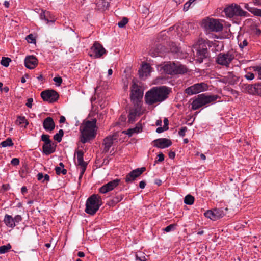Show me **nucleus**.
I'll list each match as a JSON object with an SVG mask.
<instances>
[{"label":"nucleus","mask_w":261,"mask_h":261,"mask_svg":"<svg viewBox=\"0 0 261 261\" xmlns=\"http://www.w3.org/2000/svg\"><path fill=\"white\" fill-rule=\"evenodd\" d=\"M224 11L227 17L232 18L234 16H248L249 14L244 11L239 5L235 4L231 5L225 8Z\"/></svg>","instance_id":"nucleus-7"},{"label":"nucleus","mask_w":261,"mask_h":261,"mask_svg":"<svg viewBox=\"0 0 261 261\" xmlns=\"http://www.w3.org/2000/svg\"><path fill=\"white\" fill-rule=\"evenodd\" d=\"M219 96L217 95H207L206 94H199L192 102V109L196 110L200 107L213 102L217 100Z\"/></svg>","instance_id":"nucleus-5"},{"label":"nucleus","mask_w":261,"mask_h":261,"mask_svg":"<svg viewBox=\"0 0 261 261\" xmlns=\"http://www.w3.org/2000/svg\"><path fill=\"white\" fill-rule=\"evenodd\" d=\"M150 66L148 64L145 63L142 65L141 69L139 70L140 76H147L150 72Z\"/></svg>","instance_id":"nucleus-24"},{"label":"nucleus","mask_w":261,"mask_h":261,"mask_svg":"<svg viewBox=\"0 0 261 261\" xmlns=\"http://www.w3.org/2000/svg\"><path fill=\"white\" fill-rule=\"evenodd\" d=\"M56 145L53 143H50L47 145L43 144L42 146V152L45 155H49L56 151Z\"/></svg>","instance_id":"nucleus-22"},{"label":"nucleus","mask_w":261,"mask_h":261,"mask_svg":"<svg viewBox=\"0 0 261 261\" xmlns=\"http://www.w3.org/2000/svg\"><path fill=\"white\" fill-rule=\"evenodd\" d=\"M96 119L87 120L84 122L80 127L81 141L83 143L89 142L95 138L96 135Z\"/></svg>","instance_id":"nucleus-2"},{"label":"nucleus","mask_w":261,"mask_h":261,"mask_svg":"<svg viewBox=\"0 0 261 261\" xmlns=\"http://www.w3.org/2000/svg\"><path fill=\"white\" fill-rule=\"evenodd\" d=\"M4 221L8 227L13 228L16 226L13 221V218L8 214L5 216Z\"/></svg>","instance_id":"nucleus-26"},{"label":"nucleus","mask_w":261,"mask_h":261,"mask_svg":"<svg viewBox=\"0 0 261 261\" xmlns=\"http://www.w3.org/2000/svg\"><path fill=\"white\" fill-rule=\"evenodd\" d=\"M37 179L38 180H41L43 178H44V175L42 173L40 172V173H39L37 175Z\"/></svg>","instance_id":"nucleus-57"},{"label":"nucleus","mask_w":261,"mask_h":261,"mask_svg":"<svg viewBox=\"0 0 261 261\" xmlns=\"http://www.w3.org/2000/svg\"><path fill=\"white\" fill-rule=\"evenodd\" d=\"M254 84H244L243 86L244 89L250 94L254 95L255 92V88Z\"/></svg>","instance_id":"nucleus-31"},{"label":"nucleus","mask_w":261,"mask_h":261,"mask_svg":"<svg viewBox=\"0 0 261 261\" xmlns=\"http://www.w3.org/2000/svg\"><path fill=\"white\" fill-rule=\"evenodd\" d=\"M169 157L170 159H174L175 157V152L174 151H173L172 150H171L169 152Z\"/></svg>","instance_id":"nucleus-55"},{"label":"nucleus","mask_w":261,"mask_h":261,"mask_svg":"<svg viewBox=\"0 0 261 261\" xmlns=\"http://www.w3.org/2000/svg\"><path fill=\"white\" fill-rule=\"evenodd\" d=\"M233 59L234 56L230 53H220L218 54L216 61L218 64L228 67Z\"/></svg>","instance_id":"nucleus-12"},{"label":"nucleus","mask_w":261,"mask_h":261,"mask_svg":"<svg viewBox=\"0 0 261 261\" xmlns=\"http://www.w3.org/2000/svg\"><path fill=\"white\" fill-rule=\"evenodd\" d=\"M120 182V179L118 178L110 181L107 184H105L102 187H101L99 189V192L102 194L107 193V192H110L114 189L115 188H116L117 186L119 185Z\"/></svg>","instance_id":"nucleus-15"},{"label":"nucleus","mask_w":261,"mask_h":261,"mask_svg":"<svg viewBox=\"0 0 261 261\" xmlns=\"http://www.w3.org/2000/svg\"><path fill=\"white\" fill-rule=\"evenodd\" d=\"M11 61V60L8 57H2L1 63L3 66L5 67H8L9 65V63Z\"/></svg>","instance_id":"nucleus-38"},{"label":"nucleus","mask_w":261,"mask_h":261,"mask_svg":"<svg viewBox=\"0 0 261 261\" xmlns=\"http://www.w3.org/2000/svg\"><path fill=\"white\" fill-rule=\"evenodd\" d=\"M187 127H182L180 130L178 131V135L181 137H184L185 136V133L187 131Z\"/></svg>","instance_id":"nucleus-46"},{"label":"nucleus","mask_w":261,"mask_h":261,"mask_svg":"<svg viewBox=\"0 0 261 261\" xmlns=\"http://www.w3.org/2000/svg\"><path fill=\"white\" fill-rule=\"evenodd\" d=\"M12 247L10 244L7 245H3L0 247V254H4L9 251L11 249Z\"/></svg>","instance_id":"nucleus-36"},{"label":"nucleus","mask_w":261,"mask_h":261,"mask_svg":"<svg viewBox=\"0 0 261 261\" xmlns=\"http://www.w3.org/2000/svg\"><path fill=\"white\" fill-rule=\"evenodd\" d=\"M166 74L173 75L178 74H183L187 72L188 69L185 65L169 62L164 64L161 67Z\"/></svg>","instance_id":"nucleus-4"},{"label":"nucleus","mask_w":261,"mask_h":261,"mask_svg":"<svg viewBox=\"0 0 261 261\" xmlns=\"http://www.w3.org/2000/svg\"><path fill=\"white\" fill-rule=\"evenodd\" d=\"M163 46L161 44L156 45L155 48H151L149 51V54L152 57H156L159 56L160 50L162 49Z\"/></svg>","instance_id":"nucleus-30"},{"label":"nucleus","mask_w":261,"mask_h":261,"mask_svg":"<svg viewBox=\"0 0 261 261\" xmlns=\"http://www.w3.org/2000/svg\"><path fill=\"white\" fill-rule=\"evenodd\" d=\"M164 130H165V128L164 127H158L156 129V133H162Z\"/></svg>","instance_id":"nucleus-63"},{"label":"nucleus","mask_w":261,"mask_h":261,"mask_svg":"<svg viewBox=\"0 0 261 261\" xmlns=\"http://www.w3.org/2000/svg\"><path fill=\"white\" fill-rule=\"evenodd\" d=\"M50 180L49 176L46 174L44 175V179L42 181V182H44L45 181H48Z\"/></svg>","instance_id":"nucleus-60"},{"label":"nucleus","mask_w":261,"mask_h":261,"mask_svg":"<svg viewBox=\"0 0 261 261\" xmlns=\"http://www.w3.org/2000/svg\"><path fill=\"white\" fill-rule=\"evenodd\" d=\"M194 197L191 195H187L184 199V202L188 205H192L194 202Z\"/></svg>","instance_id":"nucleus-35"},{"label":"nucleus","mask_w":261,"mask_h":261,"mask_svg":"<svg viewBox=\"0 0 261 261\" xmlns=\"http://www.w3.org/2000/svg\"><path fill=\"white\" fill-rule=\"evenodd\" d=\"M118 137V133H115L112 135H109L103 140V145L105 147L103 150V153H107L109 151L110 147L112 146L115 140L117 139Z\"/></svg>","instance_id":"nucleus-16"},{"label":"nucleus","mask_w":261,"mask_h":261,"mask_svg":"<svg viewBox=\"0 0 261 261\" xmlns=\"http://www.w3.org/2000/svg\"><path fill=\"white\" fill-rule=\"evenodd\" d=\"M244 77L248 80H252L254 78V74L252 72H248Z\"/></svg>","instance_id":"nucleus-49"},{"label":"nucleus","mask_w":261,"mask_h":261,"mask_svg":"<svg viewBox=\"0 0 261 261\" xmlns=\"http://www.w3.org/2000/svg\"><path fill=\"white\" fill-rule=\"evenodd\" d=\"M164 127L165 128V130H167L168 129L169 127H168V124H169V121H168V120L167 118H164Z\"/></svg>","instance_id":"nucleus-54"},{"label":"nucleus","mask_w":261,"mask_h":261,"mask_svg":"<svg viewBox=\"0 0 261 261\" xmlns=\"http://www.w3.org/2000/svg\"><path fill=\"white\" fill-rule=\"evenodd\" d=\"M41 97L45 101L54 103L58 100L59 94L55 90L47 89L41 92Z\"/></svg>","instance_id":"nucleus-10"},{"label":"nucleus","mask_w":261,"mask_h":261,"mask_svg":"<svg viewBox=\"0 0 261 261\" xmlns=\"http://www.w3.org/2000/svg\"><path fill=\"white\" fill-rule=\"evenodd\" d=\"M33 102V99L32 98H29L27 99V102L25 105L27 107L31 108L32 107V103Z\"/></svg>","instance_id":"nucleus-51"},{"label":"nucleus","mask_w":261,"mask_h":261,"mask_svg":"<svg viewBox=\"0 0 261 261\" xmlns=\"http://www.w3.org/2000/svg\"><path fill=\"white\" fill-rule=\"evenodd\" d=\"M213 211L215 220L222 218L224 216L223 211L221 208H215Z\"/></svg>","instance_id":"nucleus-29"},{"label":"nucleus","mask_w":261,"mask_h":261,"mask_svg":"<svg viewBox=\"0 0 261 261\" xmlns=\"http://www.w3.org/2000/svg\"><path fill=\"white\" fill-rule=\"evenodd\" d=\"M22 220V217L20 215H17L13 218V221L14 222V223H19L20 221H21Z\"/></svg>","instance_id":"nucleus-50"},{"label":"nucleus","mask_w":261,"mask_h":261,"mask_svg":"<svg viewBox=\"0 0 261 261\" xmlns=\"http://www.w3.org/2000/svg\"><path fill=\"white\" fill-rule=\"evenodd\" d=\"M128 18L126 17H123L122 19L118 22V25L120 28H124L125 26V25L128 23Z\"/></svg>","instance_id":"nucleus-41"},{"label":"nucleus","mask_w":261,"mask_h":261,"mask_svg":"<svg viewBox=\"0 0 261 261\" xmlns=\"http://www.w3.org/2000/svg\"><path fill=\"white\" fill-rule=\"evenodd\" d=\"M171 92V88L165 86L154 87L146 92L145 103L148 105L161 103L168 98Z\"/></svg>","instance_id":"nucleus-1"},{"label":"nucleus","mask_w":261,"mask_h":261,"mask_svg":"<svg viewBox=\"0 0 261 261\" xmlns=\"http://www.w3.org/2000/svg\"><path fill=\"white\" fill-rule=\"evenodd\" d=\"M55 171L57 175H60L61 174V171H62V169L60 168V167H56Z\"/></svg>","instance_id":"nucleus-62"},{"label":"nucleus","mask_w":261,"mask_h":261,"mask_svg":"<svg viewBox=\"0 0 261 261\" xmlns=\"http://www.w3.org/2000/svg\"><path fill=\"white\" fill-rule=\"evenodd\" d=\"M11 163L12 165L14 166L18 165L19 164V160L18 158H13L11 161Z\"/></svg>","instance_id":"nucleus-52"},{"label":"nucleus","mask_w":261,"mask_h":261,"mask_svg":"<svg viewBox=\"0 0 261 261\" xmlns=\"http://www.w3.org/2000/svg\"><path fill=\"white\" fill-rule=\"evenodd\" d=\"M102 204L101 196L98 194H92L86 200L85 212L91 215H94Z\"/></svg>","instance_id":"nucleus-3"},{"label":"nucleus","mask_w":261,"mask_h":261,"mask_svg":"<svg viewBox=\"0 0 261 261\" xmlns=\"http://www.w3.org/2000/svg\"><path fill=\"white\" fill-rule=\"evenodd\" d=\"M126 119L125 115H121L119 118V121L121 122H124L126 121Z\"/></svg>","instance_id":"nucleus-58"},{"label":"nucleus","mask_w":261,"mask_h":261,"mask_svg":"<svg viewBox=\"0 0 261 261\" xmlns=\"http://www.w3.org/2000/svg\"><path fill=\"white\" fill-rule=\"evenodd\" d=\"M201 26L209 32H219L223 29V24L218 19L208 17L203 19Z\"/></svg>","instance_id":"nucleus-6"},{"label":"nucleus","mask_w":261,"mask_h":261,"mask_svg":"<svg viewBox=\"0 0 261 261\" xmlns=\"http://www.w3.org/2000/svg\"><path fill=\"white\" fill-rule=\"evenodd\" d=\"M158 159L155 161V163H157L158 162H161L164 160V155L162 152H160L158 155Z\"/></svg>","instance_id":"nucleus-48"},{"label":"nucleus","mask_w":261,"mask_h":261,"mask_svg":"<svg viewBox=\"0 0 261 261\" xmlns=\"http://www.w3.org/2000/svg\"><path fill=\"white\" fill-rule=\"evenodd\" d=\"M13 145H14V143L12 142L11 138H7L6 140L0 143V145L3 147L12 146H13Z\"/></svg>","instance_id":"nucleus-33"},{"label":"nucleus","mask_w":261,"mask_h":261,"mask_svg":"<svg viewBox=\"0 0 261 261\" xmlns=\"http://www.w3.org/2000/svg\"><path fill=\"white\" fill-rule=\"evenodd\" d=\"M255 92H254V95L261 96V83L255 84Z\"/></svg>","instance_id":"nucleus-42"},{"label":"nucleus","mask_w":261,"mask_h":261,"mask_svg":"<svg viewBox=\"0 0 261 261\" xmlns=\"http://www.w3.org/2000/svg\"><path fill=\"white\" fill-rule=\"evenodd\" d=\"M190 5L189 4V3H188V2H186L184 5L183 10L184 11H187L190 8Z\"/></svg>","instance_id":"nucleus-59"},{"label":"nucleus","mask_w":261,"mask_h":261,"mask_svg":"<svg viewBox=\"0 0 261 261\" xmlns=\"http://www.w3.org/2000/svg\"><path fill=\"white\" fill-rule=\"evenodd\" d=\"M123 198L124 195L122 194L116 195L108 202V204L110 206H114L118 202L121 201L123 199Z\"/></svg>","instance_id":"nucleus-25"},{"label":"nucleus","mask_w":261,"mask_h":261,"mask_svg":"<svg viewBox=\"0 0 261 261\" xmlns=\"http://www.w3.org/2000/svg\"><path fill=\"white\" fill-rule=\"evenodd\" d=\"M209 53L208 52L207 49L205 46V47H203L202 48H199L197 50L196 53V56L195 59V61L196 63H201L203 62V60L204 59L207 58L208 57Z\"/></svg>","instance_id":"nucleus-18"},{"label":"nucleus","mask_w":261,"mask_h":261,"mask_svg":"<svg viewBox=\"0 0 261 261\" xmlns=\"http://www.w3.org/2000/svg\"><path fill=\"white\" fill-rule=\"evenodd\" d=\"M16 123L19 125L24 123V127H27V126L29 124V122L24 116H18L17 118Z\"/></svg>","instance_id":"nucleus-32"},{"label":"nucleus","mask_w":261,"mask_h":261,"mask_svg":"<svg viewBox=\"0 0 261 261\" xmlns=\"http://www.w3.org/2000/svg\"><path fill=\"white\" fill-rule=\"evenodd\" d=\"M146 185V182L144 180L141 181L139 182V187L141 189H144Z\"/></svg>","instance_id":"nucleus-56"},{"label":"nucleus","mask_w":261,"mask_h":261,"mask_svg":"<svg viewBox=\"0 0 261 261\" xmlns=\"http://www.w3.org/2000/svg\"><path fill=\"white\" fill-rule=\"evenodd\" d=\"M43 126L47 131H51L55 129V123L53 119L50 117L46 118L43 122Z\"/></svg>","instance_id":"nucleus-21"},{"label":"nucleus","mask_w":261,"mask_h":261,"mask_svg":"<svg viewBox=\"0 0 261 261\" xmlns=\"http://www.w3.org/2000/svg\"><path fill=\"white\" fill-rule=\"evenodd\" d=\"M54 82L56 83V85L59 86L62 83V79L60 76H56L53 79Z\"/></svg>","instance_id":"nucleus-47"},{"label":"nucleus","mask_w":261,"mask_h":261,"mask_svg":"<svg viewBox=\"0 0 261 261\" xmlns=\"http://www.w3.org/2000/svg\"><path fill=\"white\" fill-rule=\"evenodd\" d=\"M177 226V224H172L168 226H167L166 227H165L164 229V230L166 231V232H169L170 231L174 230L176 229V227Z\"/></svg>","instance_id":"nucleus-40"},{"label":"nucleus","mask_w":261,"mask_h":261,"mask_svg":"<svg viewBox=\"0 0 261 261\" xmlns=\"http://www.w3.org/2000/svg\"><path fill=\"white\" fill-rule=\"evenodd\" d=\"M239 81V77L233 72H228L227 75L222 79L223 83H228L231 85L237 84Z\"/></svg>","instance_id":"nucleus-19"},{"label":"nucleus","mask_w":261,"mask_h":261,"mask_svg":"<svg viewBox=\"0 0 261 261\" xmlns=\"http://www.w3.org/2000/svg\"><path fill=\"white\" fill-rule=\"evenodd\" d=\"M146 170V168L143 167L132 170L126 176L125 178V182L127 183L132 182L145 172Z\"/></svg>","instance_id":"nucleus-14"},{"label":"nucleus","mask_w":261,"mask_h":261,"mask_svg":"<svg viewBox=\"0 0 261 261\" xmlns=\"http://www.w3.org/2000/svg\"><path fill=\"white\" fill-rule=\"evenodd\" d=\"M107 53V50L103 46L98 42L95 41L90 48L89 56L94 59L100 58Z\"/></svg>","instance_id":"nucleus-9"},{"label":"nucleus","mask_w":261,"mask_h":261,"mask_svg":"<svg viewBox=\"0 0 261 261\" xmlns=\"http://www.w3.org/2000/svg\"><path fill=\"white\" fill-rule=\"evenodd\" d=\"M251 13L254 16L261 17V9L256 8H251Z\"/></svg>","instance_id":"nucleus-39"},{"label":"nucleus","mask_w":261,"mask_h":261,"mask_svg":"<svg viewBox=\"0 0 261 261\" xmlns=\"http://www.w3.org/2000/svg\"><path fill=\"white\" fill-rule=\"evenodd\" d=\"M49 137V135L47 134H43L41 135V140L44 142V144L47 145L48 144H50V143L52 142Z\"/></svg>","instance_id":"nucleus-37"},{"label":"nucleus","mask_w":261,"mask_h":261,"mask_svg":"<svg viewBox=\"0 0 261 261\" xmlns=\"http://www.w3.org/2000/svg\"><path fill=\"white\" fill-rule=\"evenodd\" d=\"M248 44V42L247 40L245 39L242 42H240L239 44V46L241 48H243L244 47L246 46Z\"/></svg>","instance_id":"nucleus-53"},{"label":"nucleus","mask_w":261,"mask_h":261,"mask_svg":"<svg viewBox=\"0 0 261 261\" xmlns=\"http://www.w3.org/2000/svg\"><path fill=\"white\" fill-rule=\"evenodd\" d=\"M26 40L29 43H35L36 40L32 34H30L26 37Z\"/></svg>","instance_id":"nucleus-43"},{"label":"nucleus","mask_w":261,"mask_h":261,"mask_svg":"<svg viewBox=\"0 0 261 261\" xmlns=\"http://www.w3.org/2000/svg\"><path fill=\"white\" fill-rule=\"evenodd\" d=\"M64 135V131L63 129H60L58 133L56 134L54 136V139L57 141L58 143L61 142L62 137Z\"/></svg>","instance_id":"nucleus-34"},{"label":"nucleus","mask_w":261,"mask_h":261,"mask_svg":"<svg viewBox=\"0 0 261 261\" xmlns=\"http://www.w3.org/2000/svg\"><path fill=\"white\" fill-rule=\"evenodd\" d=\"M28 189L25 186H23L21 189V193L24 195L25 193H27Z\"/></svg>","instance_id":"nucleus-61"},{"label":"nucleus","mask_w":261,"mask_h":261,"mask_svg":"<svg viewBox=\"0 0 261 261\" xmlns=\"http://www.w3.org/2000/svg\"><path fill=\"white\" fill-rule=\"evenodd\" d=\"M152 143L154 147L161 149L167 148L172 144L171 140L165 138L155 139L153 141Z\"/></svg>","instance_id":"nucleus-17"},{"label":"nucleus","mask_w":261,"mask_h":261,"mask_svg":"<svg viewBox=\"0 0 261 261\" xmlns=\"http://www.w3.org/2000/svg\"><path fill=\"white\" fill-rule=\"evenodd\" d=\"M254 70L256 71L258 74V79L261 80V66H256L253 67Z\"/></svg>","instance_id":"nucleus-45"},{"label":"nucleus","mask_w":261,"mask_h":261,"mask_svg":"<svg viewBox=\"0 0 261 261\" xmlns=\"http://www.w3.org/2000/svg\"><path fill=\"white\" fill-rule=\"evenodd\" d=\"M138 113V108H135L130 110L128 116V122L133 123L136 119V117Z\"/></svg>","instance_id":"nucleus-27"},{"label":"nucleus","mask_w":261,"mask_h":261,"mask_svg":"<svg viewBox=\"0 0 261 261\" xmlns=\"http://www.w3.org/2000/svg\"><path fill=\"white\" fill-rule=\"evenodd\" d=\"M38 63L37 59L33 55L27 56L24 60L25 67L30 69L35 68L38 65Z\"/></svg>","instance_id":"nucleus-20"},{"label":"nucleus","mask_w":261,"mask_h":261,"mask_svg":"<svg viewBox=\"0 0 261 261\" xmlns=\"http://www.w3.org/2000/svg\"><path fill=\"white\" fill-rule=\"evenodd\" d=\"M142 130V124L140 123H138L136 126L133 128H129L126 130H123V133L127 135L129 137L132 136L135 133H139Z\"/></svg>","instance_id":"nucleus-23"},{"label":"nucleus","mask_w":261,"mask_h":261,"mask_svg":"<svg viewBox=\"0 0 261 261\" xmlns=\"http://www.w3.org/2000/svg\"><path fill=\"white\" fill-rule=\"evenodd\" d=\"M136 259H137V260H140V261H145V260H146V257H145V256H143L142 257H139V256H138V255L137 254V255H136Z\"/></svg>","instance_id":"nucleus-64"},{"label":"nucleus","mask_w":261,"mask_h":261,"mask_svg":"<svg viewBox=\"0 0 261 261\" xmlns=\"http://www.w3.org/2000/svg\"><path fill=\"white\" fill-rule=\"evenodd\" d=\"M75 154L77 155L78 166H80L81 167L80 174L79 177V180H80L82 179L83 174H84L86 170L88 164L87 163V162L84 161V151L82 150H76L75 151Z\"/></svg>","instance_id":"nucleus-13"},{"label":"nucleus","mask_w":261,"mask_h":261,"mask_svg":"<svg viewBox=\"0 0 261 261\" xmlns=\"http://www.w3.org/2000/svg\"><path fill=\"white\" fill-rule=\"evenodd\" d=\"M205 216L211 219V220H215L214 216H213V210L207 211L204 214Z\"/></svg>","instance_id":"nucleus-44"},{"label":"nucleus","mask_w":261,"mask_h":261,"mask_svg":"<svg viewBox=\"0 0 261 261\" xmlns=\"http://www.w3.org/2000/svg\"><path fill=\"white\" fill-rule=\"evenodd\" d=\"M207 88V85L205 83H197L186 88L185 93L189 95H191L205 91Z\"/></svg>","instance_id":"nucleus-11"},{"label":"nucleus","mask_w":261,"mask_h":261,"mask_svg":"<svg viewBox=\"0 0 261 261\" xmlns=\"http://www.w3.org/2000/svg\"><path fill=\"white\" fill-rule=\"evenodd\" d=\"M50 14L49 11H42L40 15V18L41 19L44 20L47 23L49 22H54V20L49 19V18L50 17Z\"/></svg>","instance_id":"nucleus-28"},{"label":"nucleus","mask_w":261,"mask_h":261,"mask_svg":"<svg viewBox=\"0 0 261 261\" xmlns=\"http://www.w3.org/2000/svg\"><path fill=\"white\" fill-rule=\"evenodd\" d=\"M143 96V91L135 82H133L131 87L130 98L133 102H135L138 107V102L140 101Z\"/></svg>","instance_id":"nucleus-8"}]
</instances>
